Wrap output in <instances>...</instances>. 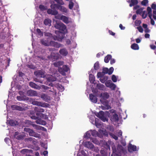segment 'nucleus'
<instances>
[{
	"label": "nucleus",
	"mask_w": 156,
	"mask_h": 156,
	"mask_svg": "<svg viewBox=\"0 0 156 156\" xmlns=\"http://www.w3.org/2000/svg\"><path fill=\"white\" fill-rule=\"evenodd\" d=\"M135 25L136 26H139L141 23V21L140 20H136L135 22Z\"/></svg>",
	"instance_id": "49530a36"
},
{
	"label": "nucleus",
	"mask_w": 156,
	"mask_h": 156,
	"mask_svg": "<svg viewBox=\"0 0 156 156\" xmlns=\"http://www.w3.org/2000/svg\"><path fill=\"white\" fill-rule=\"evenodd\" d=\"M108 77L106 76H104L100 78L99 79L101 82L102 83H105V82L107 81Z\"/></svg>",
	"instance_id": "393cba45"
},
{
	"label": "nucleus",
	"mask_w": 156,
	"mask_h": 156,
	"mask_svg": "<svg viewBox=\"0 0 156 156\" xmlns=\"http://www.w3.org/2000/svg\"><path fill=\"white\" fill-rule=\"evenodd\" d=\"M114 69L113 67H111L109 69H108V74L111 75V74L113 73Z\"/></svg>",
	"instance_id": "a18cd8bd"
},
{
	"label": "nucleus",
	"mask_w": 156,
	"mask_h": 156,
	"mask_svg": "<svg viewBox=\"0 0 156 156\" xmlns=\"http://www.w3.org/2000/svg\"><path fill=\"white\" fill-rule=\"evenodd\" d=\"M63 69H64V71L65 73L66 72H67L69 70V67H68L67 65H63Z\"/></svg>",
	"instance_id": "37998d69"
},
{
	"label": "nucleus",
	"mask_w": 156,
	"mask_h": 156,
	"mask_svg": "<svg viewBox=\"0 0 156 156\" xmlns=\"http://www.w3.org/2000/svg\"><path fill=\"white\" fill-rule=\"evenodd\" d=\"M144 8H139V9H137L136 11V13L137 14H139V15H141V13H143V10L144 9Z\"/></svg>",
	"instance_id": "58836bf2"
},
{
	"label": "nucleus",
	"mask_w": 156,
	"mask_h": 156,
	"mask_svg": "<svg viewBox=\"0 0 156 156\" xmlns=\"http://www.w3.org/2000/svg\"><path fill=\"white\" fill-rule=\"evenodd\" d=\"M148 3V0H143L141 2V4L143 5H146Z\"/></svg>",
	"instance_id": "de8ad7c7"
},
{
	"label": "nucleus",
	"mask_w": 156,
	"mask_h": 156,
	"mask_svg": "<svg viewBox=\"0 0 156 156\" xmlns=\"http://www.w3.org/2000/svg\"><path fill=\"white\" fill-rule=\"evenodd\" d=\"M97 132L95 130H93L91 132V135H92L94 136H95L97 134Z\"/></svg>",
	"instance_id": "13d9d810"
},
{
	"label": "nucleus",
	"mask_w": 156,
	"mask_h": 156,
	"mask_svg": "<svg viewBox=\"0 0 156 156\" xmlns=\"http://www.w3.org/2000/svg\"><path fill=\"white\" fill-rule=\"evenodd\" d=\"M54 26L56 29L59 30L62 32H65V30H66V25L60 22L56 21L54 24Z\"/></svg>",
	"instance_id": "f03ea898"
},
{
	"label": "nucleus",
	"mask_w": 156,
	"mask_h": 156,
	"mask_svg": "<svg viewBox=\"0 0 156 156\" xmlns=\"http://www.w3.org/2000/svg\"><path fill=\"white\" fill-rule=\"evenodd\" d=\"M73 6V2L70 3L69 4V8L70 9H72Z\"/></svg>",
	"instance_id": "680f3d73"
},
{
	"label": "nucleus",
	"mask_w": 156,
	"mask_h": 156,
	"mask_svg": "<svg viewBox=\"0 0 156 156\" xmlns=\"http://www.w3.org/2000/svg\"><path fill=\"white\" fill-rule=\"evenodd\" d=\"M112 119L115 122L119 120V116L117 114H115L113 115L112 116Z\"/></svg>",
	"instance_id": "f704fd0d"
},
{
	"label": "nucleus",
	"mask_w": 156,
	"mask_h": 156,
	"mask_svg": "<svg viewBox=\"0 0 156 156\" xmlns=\"http://www.w3.org/2000/svg\"><path fill=\"white\" fill-rule=\"evenodd\" d=\"M34 75L38 77H44V73L43 71L41 70H38L35 71L34 73Z\"/></svg>",
	"instance_id": "ddd939ff"
},
{
	"label": "nucleus",
	"mask_w": 156,
	"mask_h": 156,
	"mask_svg": "<svg viewBox=\"0 0 156 156\" xmlns=\"http://www.w3.org/2000/svg\"><path fill=\"white\" fill-rule=\"evenodd\" d=\"M11 108L12 110H17L19 111H23V108L21 106L16 105L11 106Z\"/></svg>",
	"instance_id": "6ab92c4d"
},
{
	"label": "nucleus",
	"mask_w": 156,
	"mask_h": 156,
	"mask_svg": "<svg viewBox=\"0 0 156 156\" xmlns=\"http://www.w3.org/2000/svg\"><path fill=\"white\" fill-rule=\"evenodd\" d=\"M47 12L48 14H51L52 15H56L58 13V12L56 10H53L51 9H48Z\"/></svg>",
	"instance_id": "dca6fc26"
},
{
	"label": "nucleus",
	"mask_w": 156,
	"mask_h": 156,
	"mask_svg": "<svg viewBox=\"0 0 156 156\" xmlns=\"http://www.w3.org/2000/svg\"><path fill=\"white\" fill-rule=\"evenodd\" d=\"M151 9L153 10L156 9V5L154 3H152L151 5Z\"/></svg>",
	"instance_id": "e2e57ef3"
},
{
	"label": "nucleus",
	"mask_w": 156,
	"mask_h": 156,
	"mask_svg": "<svg viewBox=\"0 0 156 156\" xmlns=\"http://www.w3.org/2000/svg\"><path fill=\"white\" fill-rule=\"evenodd\" d=\"M84 146L90 149H92L94 148V145L90 141H86L83 144Z\"/></svg>",
	"instance_id": "9b49d317"
},
{
	"label": "nucleus",
	"mask_w": 156,
	"mask_h": 156,
	"mask_svg": "<svg viewBox=\"0 0 156 156\" xmlns=\"http://www.w3.org/2000/svg\"><path fill=\"white\" fill-rule=\"evenodd\" d=\"M36 32L39 35L41 36L43 35V32L41 31L40 29H37L36 30Z\"/></svg>",
	"instance_id": "ea45409f"
},
{
	"label": "nucleus",
	"mask_w": 156,
	"mask_h": 156,
	"mask_svg": "<svg viewBox=\"0 0 156 156\" xmlns=\"http://www.w3.org/2000/svg\"><path fill=\"white\" fill-rule=\"evenodd\" d=\"M60 19L66 23H68L69 22L68 18L65 16L62 15L60 16Z\"/></svg>",
	"instance_id": "f3484780"
},
{
	"label": "nucleus",
	"mask_w": 156,
	"mask_h": 156,
	"mask_svg": "<svg viewBox=\"0 0 156 156\" xmlns=\"http://www.w3.org/2000/svg\"><path fill=\"white\" fill-rule=\"evenodd\" d=\"M57 3H58L59 5H64V3L62 0H54Z\"/></svg>",
	"instance_id": "79ce46f5"
},
{
	"label": "nucleus",
	"mask_w": 156,
	"mask_h": 156,
	"mask_svg": "<svg viewBox=\"0 0 156 156\" xmlns=\"http://www.w3.org/2000/svg\"><path fill=\"white\" fill-rule=\"evenodd\" d=\"M112 57L111 55H108L104 58L105 62L107 63L108 62L110 59H111Z\"/></svg>",
	"instance_id": "7c9ffc66"
},
{
	"label": "nucleus",
	"mask_w": 156,
	"mask_h": 156,
	"mask_svg": "<svg viewBox=\"0 0 156 156\" xmlns=\"http://www.w3.org/2000/svg\"><path fill=\"white\" fill-rule=\"evenodd\" d=\"M112 81L114 82H117V77L115 75H113L112 76Z\"/></svg>",
	"instance_id": "8fccbe9b"
},
{
	"label": "nucleus",
	"mask_w": 156,
	"mask_h": 156,
	"mask_svg": "<svg viewBox=\"0 0 156 156\" xmlns=\"http://www.w3.org/2000/svg\"><path fill=\"white\" fill-rule=\"evenodd\" d=\"M100 97L101 98L100 101L101 103L105 106H108V102L107 100H106L109 97V94L107 93H102L100 94Z\"/></svg>",
	"instance_id": "f257e3e1"
},
{
	"label": "nucleus",
	"mask_w": 156,
	"mask_h": 156,
	"mask_svg": "<svg viewBox=\"0 0 156 156\" xmlns=\"http://www.w3.org/2000/svg\"><path fill=\"white\" fill-rule=\"evenodd\" d=\"M34 81L35 82H39V83H42L43 82L42 81L40 80L39 79H38L37 78H35L34 79Z\"/></svg>",
	"instance_id": "69168bd1"
},
{
	"label": "nucleus",
	"mask_w": 156,
	"mask_h": 156,
	"mask_svg": "<svg viewBox=\"0 0 156 156\" xmlns=\"http://www.w3.org/2000/svg\"><path fill=\"white\" fill-rule=\"evenodd\" d=\"M94 69L95 70L98 69L99 68V63L98 62H97L95 63L94 66Z\"/></svg>",
	"instance_id": "a19ab883"
},
{
	"label": "nucleus",
	"mask_w": 156,
	"mask_h": 156,
	"mask_svg": "<svg viewBox=\"0 0 156 156\" xmlns=\"http://www.w3.org/2000/svg\"><path fill=\"white\" fill-rule=\"evenodd\" d=\"M105 84L107 87L110 88L112 90H115L116 87L115 84L111 82L110 81H107L105 82Z\"/></svg>",
	"instance_id": "423d86ee"
},
{
	"label": "nucleus",
	"mask_w": 156,
	"mask_h": 156,
	"mask_svg": "<svg viewBox=\"0 0 156 156\" xmlns=\"http://www.w3.org/2000/svg\"><path fill=\"white\" fill-rule=\"evenodd\" d=\"M9 123L10 126H15L19 124V123L17 121L14 120H10L9 122Z\"/></svg>",
	"instance_id": "412c9836"
},
{
	"label": "nucleus",
	"mask_w": 156,
	"mask_h": 156,
	"mask_svg": "<svg viewBox=\"0 0 156 156\" xmlns=\"http://www.w3.org/2000/svg\"><path fill=\"white\" fill-rule=\"evenodd\" d=\"M39 8L41 11H44L46 10L47 9V7L46 6H44L42 5H39Z\"/></svg>",
	"instance_id": "4c0bfd02"
},
{
	"label": "nucleus",
	"mask_w": 156,
	"mask_h": 156,
	"mask_svg": "<svg viewBox=\"0 0 156 156\" xmlns=\"http://www.w3.org/2000/svg\"><path fill=\"white\" fill-rule=\"evenodd\" d=\"M49 44L50 46H53L58 48L63 46L62 44L58 43L57 42L53 41H51L49 42Z\"/></svg>",
	"instance_id": "6e6552de"
},
{
	"label": "nucleus",
	"mask_w": 156,
	"mask_h": 156,
	"mask_svg": "<svg viewBox=\"0 0 156 156\" xmlns=\"http://www.w3.org/2000/svg\"><path fill=\"white\" fill-rule=\"evenodd\" d=\"M102 73L104 74H108V68H104L103 69Z\"/></svg>",
	"instance_id": "09e8293b"
},
{
	"label": "nucleus",
	"mask_w": 156,
	"mask_h": 156,
	"mask_svg": "<svg viewBox=\"0 0 156 156\" xmlns=\"http://www.w3.org/2000/svg\"><path fill=\"white\" fill-rule=\"evenodd\" d=\"M27 66L30 69H34L35 68L34 66L32 65H27Z\"/></svg>",
	"instance_id": "bf43d9fd"
},
{
	"label": "nucleus",
	"mask_w": 156,
	"mask_h": 156,
	"mask_svg": "<svg viewBox=\"0 0 156 156\" xmlns=\"http://www.w3.org/2000/svg\"><path fill=\"white\" fill-rule=\"evenodd\" d=\"M147 11L148 12V17H151V16H152L151 8L150 7H147Z\"/></svg>",
	"instance_id": "e433bc0d"
},
{
	"label": "nucleus",
	"mask_w": 156,
	"mask_h": 156,
	"mask_svg": "<svg viewBox=\"0 0 156 156\" xmlns=\"http://www.w3.org/2000/svg\"><path fill=\"white\" fill-rule=\"evenodd\" d=\"M97 87L98 89L101 90H103L104 89L105 86L103 84L101 83H98L97 84Z\"/></svg>",
	"instance_id": "c9c22d12"
},
{
	"label": "nucleus",
	"mask_w": 156,
	"mask_h": 156,
	"mask_svg": "<svg viewBox=\"0 0 156 156\" xmlns=\"http://www.w3.org/2000/svg\"><path fill=\"white\" fill-rule=\"evenodd\" d=\"M110 108V107L108 105V104L107 106H102V108L103 110L108 109Z\"/></svg>",
	"instance_id": "4d7b16f0"
},
{
	"label": "nucleus",
	"mask_w": 156,
	"mask_h": 156,
	"mask_svg": "<svg viewBox=\"0 0 156 156\" xmlns=\"http://www.w3.org/2000/svg\"><path fill=\"white\" fill-rule=\"evenodd\" d=\"M95 115L102 121H105L106 120V118L104 116V113L102 111H100V112L96 114Z\"/></svg>",
	"instance_id": "0eeeda50"
},
{
	"label": "nucleus",
	"mask_w": 156,
	"mask_h": 156,
	"mask_svg": "<svg viewBox=\"0 0 156 156\" xmlns=\"http://www.w3.org/2000/svg\"><path fill=\"white\" fill-rule=\"evenodd\" d=\"M142 13V17L143 19H145L147 17V15L145 14V11H143Z\"/></svg>",
	"instance_id": "338daca9"
},
{
	"label": "nucleus",
	"mask_w": 156,
	"mask_h": 156,
	"mask_svg": "<svg viewBox=\"0 0 156 156\" xmlns=\"http://www.w3.org/2000/svg\"><path fill=\"white\" fill-rule=\"evenodd\" d=\"M28 150H29L28 149H23L22 150H21V153L22 154H24L25 153H26V152H28Z\"/></svg>",
	"instance_id": "864d4df0"
},
{
	"label": "nucleus",
	"mask_w": 156,
	"mask_h": 156,
	"mask_svg": "<svg viewBox=\"0 0 156 156\" xmlns=\"http://www.w3.org/2000/svg\"><path fill=\"white\" fill-rule=\"evenodd\" d=\"M63 62L62 61H58V62H55L53 63L54 66L56 67H58L60 66H62L63 64Z\"/></svg>",
	"instance_id": "473e14b6"
},
{
	"label": "nucleus",
	"mask_w": 156,
	"mask_h": 156,
	"mask_svg": "<svg viewBox=\"0 0 156 156\" xmlns=\"http://www.w3.org/2000/svg\"><path fill=\"white\" fill-rule=\"evenodd\" d=\"M95 77L94 75L90 74L89 75V79L91 83H94L95 81Z\"/></svg>",
	"instance_id": "c85d7f7f"
},
{
	"label": "nucleus",
	"mask_w": 156,
	"mask_h": 156,
	"mask_svg": "<svg viewBox=\"0 0 156 156\" xmlns=\"http://www.w3.org/2000/svg\"><path fill=\"white\" fill-rule=\"evenodd\" d=\"M131 48L134 50H138L139 49V47L137 44L134 43L131 46Z\"/></svg>",
	"instance_id": "a878e982"
},
{
	"label": "nucleus",
	"mask_w": 156,
	"mask_h": 156,
	"mask_svg": "<svg viewBox=\"0 0 156 156\" xmlns=\"http://www.w3.org/2000/svg\"><path fill=\"white\" fill-rule=\"evenodd\" d=\"M32 104L38 106H40L42 107H47L49 105L48 104L37 101H34L32 102Z\"/></svg>",
	"instance_id": "39448f33"
},
{
	"label": "nucleus",
	"mask_w": 156,
	"mask_h": 156,
	"mask_svg": "<svg viewBox=\"0 0 156 156\" xmlns=\"http://www.w3.org/2000/svg\"><path fill=\"white\" fill-rule=\"evenodd\" d=\"M150 47L153 50H155L156 48V46L155 45H154V44H151L150 45Z\"/></svg>",
	"instance_id": "774afa93"
},
{
	"label": "nucleus",
	"mask_w": 156,
	"mask_h": 156,
	"mask_svg": "<svg viewBox=\"0 0 156 156\" xmlns=\"http://www.w3.org/2000/svg\"><path fill=\"white\" fill-rule=\"evenodd\" d=\"M41 97L46 102H48L51 100V97L50 96H48L44 94H41Z\"/></svg>",
	"instance_id": "9d476101"
},
{
	"label": "nucleus",
	"mask_w": 156,
	"mask_h": 156,
	"mask_svg": "<svg viewBox=\"0 0 156 156\" xmlns=\"http://www.w3.org/2000/svg\"><path fill=\"white\" fill-rule=\"evenodd\" d=\"M150 19H151V25H155V22L153 19L152 18V16L151 17H149Z\"/></svg>",
	"instance_id": "6e6d98bb"
},
{
	"label": "nucleus",
	"mask_w": 156,
	"mask_h": 156,
	"mask_svg": "<svg viewBox=\"0 0 156 156\" xmlns=\"http://www.w3.org/2000/svg\"><path fill=\"white\" fill-rule=\"evenodd\" d=\"M27 94L28 96H37V92L32 90H28L27 92Z\"/></svg>",
	"instance_id": "1a4fd4ad"
},
{
	"label": "nucleus",
	"mask_w": 156,
	"mask_h": 156,
	"mask_svg": "<svg viewBox=\"0 0 156 156\" xmlns=\"http://www.w3.org/2000/svg\"><path fill=\"white\" fill-rule=\"evenodd\" d=\"M51 23V20L48 19H46L44 21V24L46 26H50Z\"/></svg>",
	"instance_id": "bb28decb"
},
{
	"label": "nucleus",
	"mask_w": 156,
	"mask_h": 156,
	"mask_svg": "<svg viewBox=\"0 0 156 156\" xmlns=\"http://www.w3.org/2000/svg\"><path fill=\"white\" fill-rule=\"evenodd\" d=\"M41 43L45 46H50V42H48L46 40L44 39L41 40Z\"/></svg>",
	"instance_id": "cd10ccee"
},
{
	"label": "nucleus",
	"mask_w": 156,
	"mask_h": 156,
	"mask_svg": "<svg viewBox=\"0 0 156 156\" xmlns=\"http://www.w3.org/2000/svg\"><path fill=\"white\" fill-rule=\"evenodd\" d=\"M45 35L46 36H48L50 37H51V36H52V34L51 33H49V32H47L45 34Z\"/></svg>",
	"instance_id": "052dcab7"
},
{
	"label": "nucleus",
	"mask_w": 156,
	"mask_h": 156,
	"mask_svg": "<svg viewBox=\"0 0 156 156\" xmlns=\"http://www.w3.org/2000/svg\"><path fill=\"white\" fill-rule=\"evenodd\" d=\"M90 136L91 135L90 132L89 131L87 132L85 135V137L87 138H89Z\"/></svg>",
	"instance_id": "603ef678"
},
{
	"label": "nucleus",
	"mask_w": 156,
	"mask_h": 156,
	"mask_svg": "<svg viewBox=\"0 0 156 156\" xmlns=\"http://www.w3.org/2000/svg\"><path fill=\"white\" fill-rule=\"evenodd\" d=\"M112 153L111 156H116V155H119L117 153V149L115 145H113L112 147Z\"/></svg>",
	"instance_id": "5701e85b"
},
{
	"label": "nucleus",
	"mask_w": 156,
	"mask_h": 156,
	"mask_svg": "<svg viewBox=\"0 0 156 156\" xmlns=\"http://www.w3.org/2000/svg\"><path fill=\"white\" fill-rule=\"evenodd\" d=\"M97 76L98 77H100V78L103 77L102 73L100 72L98 73Z\"/></svg>",
	"instance_id": "0e129e2a"
},
{
	"label": "nucleus",
	"mask_w": 156,
	"mask_h": 156,
	"mask_svg": "<svg viewBox=\"0 0 156 156\" xmlns=\"http://www.w3.org/2000/svg\"><path fill=\"white\" fill-rule=\"evenodd\" d=\"M58 70L60 73L63 75H65L66 73L64 71V67L63 65L62 67H58Z\"/></svg>",
	"instance_id": "c756f323"
},
{
	"label": "nucleus",
	"mask_w": 156,
	"mask_h": 156,
	"mask_svg": "<svg viewBox=\"0 0 156 156\" xmlns=\"http://www.w3.org/2000/svg\"><path fill=\"white\" fill-rule=\"evenodd\" d=\"M59 10L63 13H66L68 11V9L65 7L61 5H59Z\"/></svg>",
	"instance_id": "b1692460"
},
{
	"label": "nucleus",
	"mask_w": 156,
	"mask_h": 156,
	"mask_svg": "<svg viewBox=\"0 0 156 156\" xmlns=\"http://www.w3.org/2000/svg\"><path fill=\"white\" fill-rule=\"evenodd\" d=\"M90 98L91 101L95 103L97 102V98L96 96L92 94H90Z\"/></svg>",
	"instance_id": "a211bd4d"
},
{
	"label": "nucleus",
	"mask_w": 156,
	"mask_h": 156,
	"mask_svg": "<svg viewBox=\"0 0 156 156\" xmlns=\"http://www.w3.org/2000/svg\"><path fill=\"white\" fill-rule=\"evenodd\" d=\"M59 52L60 54L63 56H67L68 53L66 48L60 49L59 51Z\"/></svg>",
	"instance_id": "2eb2a0df"
},
{
	"label": "nucleus",
	"mask_w": 156,
	"mask_h": 156,
	"mask_svg": "<svg viewBox=\"0 0 156 156\" xmlns=\"http://www.w3.org/2000/svg\"><path fill=\"white\" fill-rule=\"evenodd\" d=\"M30 86L32 88H35V89H39L40 88L39 85H37V84H36L33 82H30L29 83Z\"/></svg>",
	"instance_id": "4be33fe9"
},
{
	"label": "nucleus",
	"mask_w": 156,
	"mask_h": 156,
	"mask_svg": "<svg viewBox=\"0 0 156 156\" xmlns=\"http://www.w3.org/2000/svg\"><path fill=\"white\" fill-rule=\"evenodd\" d=\"M60 5L58 4H51L50 7L51 9L54 10H55L56 9H59Z\"/></svg>",
	"instance_id": "2f4dec72"
},
{
	"label": "nucleus",
	"mask_w": 156,
	"mask_h": 156,
	"mask_svg": "<svg viewBox=\"0 0 156 156\" xmlns=\"http://www.w3.org/2000/svg\"><path fill=\"white\" fill-rule=\"evenodd\" d=\"M109 135L113 138V139L115 140H117L118 139V137L115 134H113V133H109Z\"/></svg>",
	"instance_id": "c03bdc74"
},
{
	"label": "nucleus",
	"mask_w": 156,
	"mask_h": 156,
	"mask_svg": "<svg viewBox=\"0 0 156 156\" xmlns=\"http://www.w3.org/2000/svg\"><path fill=\"white\" fill-rule=\"evenodd\" d=\"M25 124L26 125V126H29L32 125L34 127H36V128L37 129H40L41 127L40 126H39V125H37L36 124H32V122H31L29 120H26L25 121Z\"/></svg>",
	"instance_id": "f8f14e48"
},
{
	"label": "nucleus",
	"mask_w": 156,
	"mask_h": 156,
	"mask_svg": "<svg viewBox=\"0 0 156 156\" xmlns=\"http://www.w3.org/2000/svg\"><path fill=\"white\" fill-rule=\"evenodd\" d=\"M30 116L32 119H34V120H37L35 122L37 124H43L41 122V120L38 119V117L35 116L34 112V111H31L30 112Z\"/></svg>",
	"instance_id": "20e7f679"
},
{
	"label": "nucleus",
	"mask_w": 156,
	"mask_h": 156,
	"mask_svg": "<svg viewBox=\"0 0 156 156\" xmlns=\"http://www.w3.org/2000/svg\"><path fill=\"white\" fill-rule=\"evenodd\" d=\"M24 131L26 132L27 133H28L30 136H32L39 138H41V135L36 133L33 130H32V129L30 128H25L24 129Z\"/></svg>",
	"instance_id": "7ed1b4c3"
},
{
	"label": "nucleus",
	"mask_w": 156,
	"mask_h": 156,
	"mask_svg": "<svg viewBox=\"0 0 156 156\" xmlns=\"http://www.w3.org/2000/svg\"><path fill=\"white\" fill-rule=\"evenodd\" d=\"M128 2L130 3L129 6L131 7L137 5L138 1L137 0H130L128 1Z\"/></svg>",
	"instance_id": "aec40b11"
},
{
	"label": "nucleus",
	"mask_w": 156,
	"mask_h": 156,
	"mask_svg": "<svg viewBox=\"0 0 156 156\" xmlns=\"http://www.w3.org/2000/svg\"><path fill=\"white\" fill-rule=\"evenodd\" d=\"M128 151L130 152L136 151L137 150L136 147L135 145L130 144L128 147Z\"/></svg>",
	"instance_id": "4468645a"
},
{
	"label": "nucleus",
	"mask_w": 156,
	"mask_h": 156,
	"mask_svg": "<svg viewBox=\"0 0 156 156\" xmlns=\"http://www.w3.org/2000/svg\"><path fill=\"white\" fill-rule=\"evenodd\" d=\"M51 37H52L53 40H58L59 39V38L58 37L55 35H52V36Z\"/></svg>",
	"instance_id": "5fc2aeb1"
},
{
	"label": "nucleus",
	"mask_w": 156,
	"mask_h": 156,
	"mask_svg": "<svg viewBox=\"0 0 156 156\" xmlns=\"http://www.w3.org/2000/svg\"><path fill=\"white\" fill-rule=\"evenodd\" d=\"M34 110L36 112H44V109H43L42 108L36 107L34 108Z\"/></svg>",
	"instance_id": "72a5a7b5"
},
{
	"label": "nucleus",
	"mask_w": 156,
	"mask_h": 156,
	"mask_svg": "<svg viewBox=\"0 0 156 156\" xmlns=\"http://www.w3.org/2000/svg\"><path fill=\"white\" fill-rule=\"evenodd\" d=\"M137 29H138L139 32L142 33L143 31V28L141 26H139L138 27H137Z\"/></svg>",
	"instance_id": "3c124183"
}]
</instances>
